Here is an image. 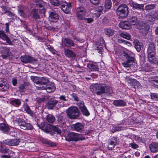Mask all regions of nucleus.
<instances>
[{"mask_svg": "<svg viewBox=\"0 0 158 158\" xmlns=\"http://www.w3.org/2000/svg\"><path fill=\"white\" fill-rule=\"evenodd\" d=\"M12 84L14 86H15L17 82V80L15 78H13L12 79Z\"/></svg>", "mask_w": 158, "mask_h": 158, "instance_id": "obj_62", "label": "nucleus"}, {"mask_svg": "<svg viewBox=\"0 0 158 158\" xmlns=\"http://www.w3.org/2000/svg\"><path fill=\"white\" fill-rule=\"evenodd\" d=\"M48 48L52 53L54 55L56 54L57 53L56 51L52 47H49Z\"/></svg>", "mask_w": 158, "mask_h": 158, "instance_id": "obj_52", "label": "nucleus"}, {"mask_svg": "<svg viewBox=\"0 0 158 158\" xmlns=\"http://www.w3.org/2000/svg\"><path fill=\"white\" fill-rule=\"evenodd\" d=\"M147 17L148 19V20L150 21H153L157 20L155 14L153 15H149L147 16Z\"/></svg>", "mask_w": 158, "mask_h": 158, "instance_id": "obj_45", "label": "nucleus"}, {"mask_svg": "<svg viewBox=\"0 0 158 158\" xmlns=\"http://www.w3.org/2000/svg\"><path fill=\"white\" fill-rule=\"evenodd\" d=\"M10 128L9 126L4 123H0V130L3 133L7 134L9 131Z\"/></svg>", "mask_w": 158, "mask_h": 158, "instance_id": "obj_27", "label": "nucleus"}, {"mask_svg": "<svg viewBox=\"0 0 158 158\" xmlns=\"http://www.w3.org/2000/svg\"><path fill=\"white\" fill-rule=\"evenodd\" d=\"M90 90L96 93L98 95L103 94L110 93V87L107 85L103 84H96L92 85L90 87Z\"/></svg>", "mask_w": 158, "mask_h": 158, "instance_id": "obj_2", "label": "nucleus"}, {"mask_svg": "<svg viewBox=\"0 0 158 158\" xmlns=\"http://www.w3.org/2000/svg\"><path fill=\"white\" fill-rule=\"evenodd\" d=\"M113 104L114 106L117 107L125 106L126 105V102L122 100H114Z\"/></svg>", "mask_w": 158, "mask_h": 158, "instance_id": "obj_21", "label": "nucleus"}, {"mask_svg": "<svg viewBox=\"0 0 158 158\" xmlns=\"http://www.w3.org/2000/svg\"><path fill=\"white\" fill-rule=\"evenodd\" d=\"M24 110L28 114L31 115V116L35 117L36 115L31 110L30 107L27 103H25L24 104Z\"/></svg>", "mask_w": 158, "mask_h": 158, "instance_id": "obj_30", "label": "nucleus"}, {"mask_svg": "<svg viewBox=\"0 0 158 158\" xmlns=\"http://www.w3.org/2000/svg\"><path fill=\"white\" fill-rule=\"evenodd\" d=\"M155 5L154 4H148L145 6V10L147 11H150L154 9L155 8Z\"/></svg>", "mask_w": 158, "mask_h": 158, "instance_id": "obj_44", "label": "nucleus"}, {"mask_svg": "<svg viewBox=\"0 0 158 158\" xmlns=\"http://www.w3.org/2000/svg\"><path fill=\"white\" fill-rule=\"evenodd\" d=\"M66 98L68 97H66L64 95H61L60 96L59 98L61 100L63 101H67V99H66Z\"/></svg>", "mask_w": 158, "mask_h": 158, "instance_id": "obj_55", "label": "nucleus"}, {"mask_svg": "<svg viewBox=\"0 0 158 158\" xmlns=\"http://www.w3.org/2000/svg\"><path fill=\"white\" fill-rule=\"evenodd\" d=\"M28 9L27 7L23 5H21L18 7V11L20 15L24 16V15L28 12Z\"/></svg>", "mask_w": 158, "mask_h": 158, "instance_id": "obj_20", "label": "nucleus"}, {"mask_svg": "<svg viewBox=\"0 0 158 158\" xmlns=\"http://www.w3.org/2000/svg\"><path fill=\"white\" fill-rule=\"evenodd\" d=\"M43 143L47 144L48 146L54 147L56 146V144L55 143L51 141L48 139H44L42 141Z\"/></svg>", "mask_w": 158, "mask_h": 158, "instance_id": "obj_39", "label": "nucleus"}, {"mask_svg": "<svg viewBox=\"0 0 158 158\" xmlns=\"http://www.w3.org/2000/svg\"><path fill=\"white\" fill-rule=\"evenodd\" d=\"M133 81L134 83H135L136 85H138V86L139 87H140L141 86V84L139 83V82L137 81L135 79L133 80Z\"/></svg>", "mask_w": 158, "mask_h": 158, "instance_id": "obj_63", "label": "nucleus"}, {"mask_svg": "<svg viewBox=\"0 0 158 158\" xmlns=\"http://www.w3.org/2000/svg\"><path fill=\"white\" fill-rule=\"evenodd\" d=\"M58 10H51L48 12L49 20L52 22L56 23L59 19V16Z\"/></svg>", "mask_w": 158, "mask_h": 158, "instance_id": "obj_9", "label": "nucleus"}, {"mask_svg": "<svg viewBox=\"0 0 158 158\" xmlns=\"http://www.w3.org/2000/svg\"><path fill=\"white\" fill-rule=\"evenodd\" d=\"M31 77L34 82L38 85L36 86L37 88L40 90H42L40 88L41 87H45L49 81L48 78L44 77H39L36 76H31Z\"/></svg>", "mask_w": 158, "mask_h": 158, "instance_id": "obj_3", "label": "nucleus"}, {"mask_svg": "<svg viewBox=\"0 0 158 158\" xmlns=\"http://www.w3.org/2000/svg\"><path fill=\"white\" fill-rule=\"evenodd\" d=\"M42 90H46L49 93L54 92L56 89V87L54 83L49 81L45 87L42 86L40 88Z\"/></svg>", "mask_w": 158, "mask_h": 158, "instance_id": "obj_13", "label": "nucleus"}, {"mask_svg": "<svg viewBox=\"0 0 158 158\" xmlns=\"http://www.w3.org/2000/svg\"><path fill=\"white\" fill-rule=\"evenodd\" d=\"M0 39H2L3 40H6V42L10 45L12 44V43L10 41V39L3 31H0Z\"/></svg>", "mask_w": 158, "mask_h": 158, "instance_id": "obj_18", "label": "nucleus"}, {"mask_svg": "<svg viewBox=\"0 0 158 158\" xmlns=\"http://www.w3.org/2000/svg\"><path fill=\"white\" fill-rule=\"evenodd\" d=\"M83 20L86 21V22L88 23H92L94 21V19L92 18H85Z\"/></svg>", "mask_w": 158, "mask_h": 158, "instance_id": "obj_51", "label": "nucleus"}, {"mask_svg": "<svg viewBox=\"0 0 158 158\" xmlns=\"http://www.w3.org/2000/svg\"><path fill=\"white\" fill-rule=\"evenodd\" d=\"M156 47L155 44L153 43H151L148 45L147 49V53H155Z\"/></svg>", "mask_w": 158, "mask_h": 158, "instance_id": "obj_31", "label": "nucleus"}, {"mask_svg": "<svg viewBox=\"0 0 158 158\" xmlns=\"http://www.w3.org/2000/svg\"><path fill=\"white\" fill-rule=\"evenodd\" d=\"M80 112L76 107H70L68 110L67 114L71 119H76L79 117Z\"/></svg>", "mask_w": 158, "mask_h": 158, "instance_id": "obj_7", "label": "nucleus"}, {"mask_svg": "<svg viewBox=\"0 0 158 158\" xmlns=\"http://www.w3.org/2000/svg\"><path fill=\"white\" fill-rule=\"evenodd\" d=\"M131 5L133 8L135 9L140 10L144 7L143 4H139L136 2H133Z\"/></svg>", "mask_w": 158, "mask_h": 158, "instance_id": "obj_36", "label": "nucleus"}, {"mask_svg": "<svg viewBox=\"0 0 158 158\" xmlns=\"http://www.w3.org/2000/svg\"><path fill=\"white\" fill-rule=\"evenodd\" d=\"M117 138L113 137L110 139L109 142L108 148L109 150L113 149L117 143Z\"/></svg>", "mask_w": 158, "mask_h": 158, "instance_id": "obj_17", "label": "nucleus"}, {"mask_svg": "<svg viewBox=\"0 0 158 158\" xmlns=\"http://www.w3.org/2000/svg\"><path fill=\"white\" fill-rule=\"evenodd\" d=\"M64 44L66 47H71L74 46L75 44L73 40L70 39L65 38L64 41Z\"/></svg>", "mask_w": 158, "mask_h": 158, "instance_id": "obj_26", "label": "nucleus"}, {"mask_svg": "<svg viewBox=\"0 0 158 158\" xmlns=\"http://www.w3.org/2000/svg\"><path fill=\"white\" fill-rule=\"evenodd\" d=\"M103 9V6H98L95 8V10L98 12V17L100 15L101 13L102 12Z\"/></svg>", "mask_w": 158, "mask_h": 158, "instance_id": "obj_47", "label": "nucleus"}, {"mask_svg": "<svg viewBox=\"0 0 158 158\" xmlns=\"http://www.w3.org/2000/svg\"><path fill=\"white\" fill-rule=\"evenodd\" d=\"M20 59L22 62L25 64L33 63L37 61L36 59L28 55L21 56Z\"/></svg>", "mask_w": 158, "mask_h": 158, "instance_id": "obj_11", "label": "nucleus"}, {"mask_svg": "<svg viewBox=\"0 0 158 158\" xmlns=\"http://www.w3.org/2000/svg\"><path fill=\"white\" fill-rule=\"evenodd\" d=\"M111 6V0H106L104 7L106 9H110Z\"/></svg>", "mask_w": 158, "mask_h": 158, "instance_id": "obj_43", "label": "nucleus"}, {"mask_svg": "<svg viewBox=\"0 0 158 158\" xmlns=\"http://www.w3.org/2000/svg\"><path fill=\"white\" fill-rule=\"evenodd\" d=\"M135 139L139 142H141L142 141V138L138 136H135Z\"/></svg>", "mask_w": 158, "mask_h": 158, "instance_id": "obj_60", "label": "nucleus"}, {"mask_svg": "<svg viewBox=\"0 0 158 158\" xmlns=\"http://www.w3.org/2000/svg\"><path fill=\"white\" fill-rule=\"evenodd\" d=\"M52 128L53 129L54 131L56 132L58 134H60L61 132L60 129L58 128L55 126H52Z\"/></svg>", "mask_w": 158, "mask_h": 158, "instance_id": "obj_50", "label": "nucleus"}, {"mask_svg": "<svg viewBox=\"0 0 158 158\" xmlns=\"http://www.w3.org/2000/svg\"><path fill=\"white\" fill-rule=\"evenodd\" d=\"M122 55L127 60L122 62V65L126 68H131L132 64L134 62V58L127 52H123Z\"/></svg>", "mask_w": 158, "mask_h": 158, "instance_id": "obj_5", "label": "nucleus"}, {"mask_svg": "<svg viewBox=\"0 0 158 158\" xmlns=\"http://www.w3.org/2000/svg\"><path fill=\"white\" fill-rule=\"evenodd\" d=\"M129 23L132 25H136L139 23V20L137 18L133 15H131L128 19Z\"/></svg>", "mask_w": 158, "mask_h": 158, "instance_id": "obj_28", "label": "nucleus"}, {"mask_svg": "<svg viewBox=\"0 0 158 158\" xmlns=\"http://www.w3.org/2000/svg\"><path fill=\"white\" fill-rule=\"evenodd\" d=\"M35 121L37 122V125L40 128L42 127L40 126V120L39 119L36 118V119L35 120Z\"/></svg>", "mask_w": 158, "mask_h": 158, "instance_id": "obj_64", "label": "nucleus"}, {"mask_svg": "<svg viewBox=\"0 0 158 158\" xmlns=\"http://www.w3.org/2000/svg\"><path fill=\"white\" fill-rule=\"evenodd\" d=\"M134 47L136 50L139 52L140 51L141 48L143 47V44L138 41H135V42Z\"/></svg>", "mask_w": 158, "mask_h": 158, "instance_id": "obj_37", "label": "nucleus"}, {"mask_svg": "<svg viewBox=\"0 0 158 158\" xmlns=\"http://www.w3.org/2000/svg\"><path fill=\"white\" fill-rule=\"evenodd\" d=\"M71 96L73 98L74 100L77 101H79L78 98L76 94L73 93L71 94Z\"/></svg>", "mask_w": 158, "mask_h": 158, "instance_id": "obj_53", "label": "nucleus"}, {"mask_svg": "<svg viewBox=\"0 0 158 158\" xmlns=\"http://www.w3.org/2000/svg\"><path fill=\"white\" fill-rule=\"evenodd\" d=\"M64 53L65 56L69 58H74L76 56L75 52L73 50L68 49L64 50Z\"/></svg>", "mask_w": 158, "mask_h": 158, "instance_id": "obj_23", "label": "nucleus"}, {"mask_svg": "<svg viewBox=\"0 0 158 158\" xmlns=\"http://www.w3.org/2000/svg\"><path fill=\"white\" fill-rule=\"evenodd\" d=\"M9 88L8 83L6 81H4L0 83V89L2 91H7Z\"/></svg>", "mask_w": 158, "mask_h": 158, "instance_id": "obj_24", "label": "nucleus"}, {"mask_svg": "<svg viewBox=\"0 0 158 158\" xmlns=\"http://www.w3.org/2000/svg\"><path fill=\"white\" fill-rule=\"evenodd\" d=\"M130 145L132 148L134 149H136L139 147V146L134 143H131Z\"/></svg>", "mask_w": 158, "mask_h": 158, "instance_id": "obj_58", "label": "nucleus"}, {"mask_svg": "<svg viewBox=\"0 0 158 158\" xmlns=\"http://www.w3.org/2000/svg\"><path fill=\"white\" fill-rule=\"evenodd\" d=\"M0 152L5 154L8 153L9 154L14 153V152L11 150H10L6 148L3 147L2 146H1L0 148Z\"/></svg>", "mask_w": 158, "mask_h": 158, "instance_id": "obj_34", "label": "nucleus"}, {"mask_svg": "<svg viewBox=\"0 0 158 158\" xmlns=\"http://www.w3.org/2000/svg\"><path fill=\"white\" fill-rule=\"evenodd\" d=\"M87 66L92 71H98V69L97 64L93 63H88Z\"/></svg>", "mask_w": 158, "mask_h": 158, "instance_id": "obj_33", "label": "nucleus"}, {"mask_svg": "<svg viewBox=\"0 0 158 158\" xmlns=\"http://www.w3.org/2000/svg\"><path fill=\"white\" fill-rule=\"evenodd\" d=\"M9 102L10 104L16 107L19 106L21 104V100L19 99H12L10 100Z\"/></svg>", "mask_w": 158, "mask_h": 158, "instance_id": "obj_25", "label": "nucleus"}, {"mask_svg": "<svg viewBox=\"0 0 158 158\" xmlns=\"http://www.w3.org/2000/svg\"><path fill=\"white\" fill-rule=\"evenodd\" d=\"M44 3L41 0H35L33 3V6L37 8L31 11L32 17L35 19L36 23L40 25L42 23L41 21L40 20V17L39 14H44L46 10L44 7Z\"/></svg>", "mask_w": 158, "mask_h": 158, "instance_id": "obj_1", "label": "nucleus"}, {"mask_svg": "<svg viewBox=\"0 0 158 158\" xmlns=\"http://www.w3.org/2000/svg\"><path fill=\"white\" fill-rule=\"evenodd\" d=\"M5 25L6 26L5 31L7 32H8L9 31V24L8 23H5Z\"/></svg>", "mask_w": 158, "mask_h": 158, "instance_id": "obj_61", "label": "nucleus"}, {"mask_svg": "<svg viewBox=\"0 0 158 158\" xmlns=\"http://www.w3.org/2000/svg\"><path fill=\"white\" fill-rule=\"evenodd\" d=\"M15 121L20 128L24 130H31L33 129V126L30 123H26L23 119H16Z\"/></svg>", "mask_w": 158, "mask_h": 158, "instance_id": "obj_8", "label": "nucleus"}, {"mask_svg": "<svg viewBox=\"0 0 158 158\" xmlns=\"http://www.w3.org/2000/svg\"><path fill=\"white\" fill-rule=\"evenodd\" d=\"M10 154L6 155H4L1 156V157L2 158H11L13 155H10Z\"/></svg>", "mask_w": 158, "mask_h": 158, "instance_id": "obj_59", "label": "nucleus"}, {"mask_svg": "<svg viewBox=\"0 0 158 158\" xmlns=\"http://www.w3.org/2000/svg\"><path fill=\"white\" fill-rule=\"evenodd\" d=\"M9 48H8L3 47L2 48L1 56L4 59H6L7 57L11 55V53L9 51Z\"/></svg>", "mask_w": 158, "mask_h": 158, "instance_id": "obj_16", "label": "nucleus"}, {"mask_svg": "<svg viewBox=\"0 0 158 158\" xmlns=\"http://www.w3.org/2000/svg\"><path fill=\"white\" fill-rule=\"evenodd\" d=\"M155 53H148V61L151 63H154L156 61V58L154 56Z\"/></svg>", "mask_w": 158, "mask_h": 158, "instance_id": "obj_35", "label": "nucleus"}, {"mask_svg": "<svg viewBox=\"0 0 158 158\" xmlns=\"http://www.w3.org/2000/svg\"><path fill=\"white\" fill-rule=\"evenodd\" d=\"M77 105L79 107L81 112L83 115L86 116H88L89 115L90 113L84 105L83 101H79L77 103Z\"/></svg>", "mask_w": 158, "mask_h": 158, "instance_id": "obj_14", "label": "nucleus"}, {"mask_svg": "<svg viewBox=\"0 0 158 158\" xmlns=\"http://www.w3.org/2000/svg\"><path fill=\"white\" fill-rule=\"evenodd\" d=\"M49 1L51 4L54 6H58L60 4L58 0H49Z\"/></svg>", "mask_w": 158, "mask_h": 158, "instance_id": "obj_49", "label": "nucleus"}, {"mask_svg": "<svg viewBox=\"0 0 158 158\" xmlns=\"http://www.w3.org/2000/svg\"><path fill=\"white\" fill-rule=\"evenodd\" d=\"M119 27L123 29H129L130 28V25L128 22H121L119 23Z\"/></svg>", "mask_w": 158, "mask_h": 158, "instance_id": "obj_32", "label": "nucleus"}, {"mask_svg": "<svg viewBox=\"0 0 158 158\" xmlns=\"http://www.w3.org/2000/svg\"><path fill=\"white\" fill-rule=\"evenodd\" d=\"M151 99L155 100H158V94L156 93H151L150 95Z\"/></svg>", "mask_w": 158, "mask_h": 158, "instance_id": "obj_48", "label": "nucleus"}, {"mask_svg": "<svg viewBox=\"0 0 158 158\" xmlns=\"http://www.w3.org/2000/svg\"><path fill=\"white\" fill-rule=\"evenodd\" d=\"M120 35L121 37L128 40H130L131 38L130 35L127 32H123L120 34Z\"/></svg>", "mask_w": 158, "mask_h": 158, "instance_id": "obj_41", "label": "nucleus"}, {"mask_svg": "<svg viewBox=\"0 0 158 158\" xmlns=\"http://www.w3.org/2000/svg\"><path fill=\"white\" fill-rule=\"evenodd\" d=\"M46 120L49 123H53L55 120L54 116L52 114H49L47 116Z\"/></svg>", "mask_w": 158, "mask_h": 158, "instance_id": "obj_40", "label": "nucleus"}, {"mask_svg": "<svg viewBox=\"0 0 158 158\" xmlns=\"http://www.w3.org/2000/svg\"><path fill=\"white\" fill-rule=\"evenodd\" d=\"M116 11L117 15L122 18L126 17L128 13L127 6L125 4L119 5Z\"/></svg>", "mask_w": 158, "mask_h": 158, "instance_id": "obj_4", "label": "nucleus"}, {"mask_svg": "<svg viewBox=\"0 0 158 158\" xmlns=\"http://www.w3.org/2000/svg\"><path fill=\"white\" fill-rule=\"evenodd\" d=\"M27 86V83H24L19 86V90L20 92L24 91Z\"/></svg>", "mask_w": 158, "mask_h": 158, "instance_id": "obj_46", "label": "nucleus"}, {"mask_svg": "<svg viewBox=\"0 0 158 158\" xmlns=\"http://www.w3.org/2000/svg\"><path fill=\"white\" fill-rule=\"evenodd\" d=\"M60 8L66 14L69 13L70 11L72 5L71 3L67 2L64 1L60 3Z\"/></svg>", "mask_w": 158, "mask_h": 158, "instance_id": "obj_12", "label": "nucleus"}, {"mask_svg": "<svg viewBox=\"0 0 158 158\" xmlns=\"http://www.w3.org/2000/svg\"><path fill=\"white\" fill-rule=\"evenodd\" d=\"M66 139L68 141H76L78 140H83L85 139V138L81 135L74 132H71L68 134Z\"/></svg>", "mask_w": 158, "mask_h": 158, "instance_id": "obj_6", "label": "nucleus"}, {"mask_svg": "<svg viewBox=\"0 0 158 158\" xmlns=\"http://www.w3.org/2000/svg\"><path fill=\"white\" fill-rule=\"evenodd\" d=\"M19 139H7L2 141V143L12 146H15L18 145L19 144Z\"/></svg>", "mask_w": 158, "mask_h": 158, "instance_id": "obj_15", "label": "nucleus"}, {"mask_svg": "<svg viewBox=\"0 0 158 158\" xmlns=\"http://www.w3.org/2000/svg\"><path fill=\"white\" fill-rule=\"evenodd\" d=\"M91 3L94 5L98 4L99 3L100 0H89Z\"/></svg>", "mask_w": 158, "mask_h": 158, "instance_id": "obj_54", "label": "nucleus"}, {"mask_svg": "<svg viewBox=\"0 0 158 158\" xmlns=\"http://www.w3.org/2000/svg\"><path fill=\"white\" fill-rule=\"evenodd\" d=\"M58 103V101L56 100L49 101L47 103L46 106L48 109H52Z\"/></svg>", "mask_w": 158, "mask_h": 158, "instance_id": "obj_29", "label": "nucleus"}, {"mask_svg": "<svg viewBox=\"0 0 158 158\" xmlns=\"http://www.w3.org/2000/svg\"><path fill=\"white\" fill-rule=\"evenodd\" d=\"M73 40H76L77 41L81 43H82L83 42V39H80L78 37H77L75 36H73Z\"/></svg>", "mask_w": 158, "mask_h": 158, "instance_id": "obj_57", "label": "nucleus"}, {"mask_svg": "<svg viewBox=\"0 0 158 158\" xmlns=\"http://www.w3.org/2000/svg\"><path fill=\"white\" fill-rule=\"evenodd\" d=\"M114 30L111 28H108L105 29L104 32L105 34L108 36H112L114 33Z\"/></svg>", "mask_w": 158, "mask_h": 158, "instance_id": "obj_38", "label": "nucleus"}, {"mask_svg": "<svg viewBox=\"0 0 158 158\" xmlns=\"http://www.w3.org/2000/svg\"><path fill=\"white\" fill-rule=\"evenodd\" d=\"M52 126H53L49 124H48L45 127L43 128V131L46 133H49L51 131H52V130L51 127H52Z\"/></svg>", "mask_w": 158, "mask_h": 158, "instance_id": "obj_42", "label": "nucleus"}, {"mask_svg": "<svg viewBox=\"0 0 158 158\" xmlns=\"http://www.w3.org/2000/svg\"><path fill=\"white\" fill-rule=\"evenodd\" d=\"M47 98V96H44L42 98H40L39 99V102L40 103H41L42 102L45 101Z\"/></svg>", "mask_w": 158, "mask_h": 158, "instance_id": "obj_56", "label": "nucleus"}, {"mask_svg": "<svg viewBox=\"0 0 158 158\" xmlns=\"http://www.w3.org/2000/svg\"><path fill=\"white\" fill-rule=\"evenodd\" d=\"M72 126L73 130L78 132H81L83 131L84 127L83 125L79 123L73 124Z\"/></svg>", "mask_w": 158, "mask_h": 158, "instance_id": "obj_19", "label": "nucleus"}, {"mask_svg": "<svg viewBox=\"0 0 158 158\" xmlns=\"http://www.w3.org/2000/svg\"><path fill=\"white\" fill-rule=\"evenodd\" d=\"M149 148L152 153L157 152L158 151V143L156 142L152 143L149 145Z\"/></svg>", "mask_w": 158, "mask_h": 158, "instance_id": "obj_22", "label": "nucleus"}, {"mask_svg": "<svg viewBox=\"0 0 158 158\" xmlns=\"http://www.w3.org/2000/svg\"><path fill=\"white\" fill-rule=\"evenodd\" d=\"M76 10L77 18L80 20H83L87 14L85 9L83 7H80L77 8Z\"/></svg>", "mask_w": 158, "mask_h": 158, "instance_id": "obj_10", "label": "nucleus"}]
</instances>
